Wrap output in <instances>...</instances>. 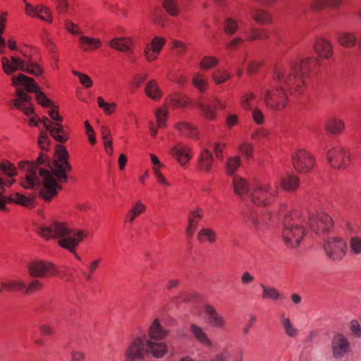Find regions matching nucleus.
<instances>
[{"label": "nucleus", "instance_id": "nucleus-1", "mask_svg": "<svg viewBox=\"0 0 361 361\" xmlns=\"http://www.w3.org/2000/svg\"><path fill=\"white\" fill-rule=\"evenodd\" d=\"M57 158L49 161L47 156L41 153L35 161H21L19 167L25 170L21 185L27 189H37L39 196L50 201L62 187L59 183H66L67 173L72 170L68 162V152L61 145L56 146Z\"/></svg>", "mask_w": 361, "mask_h": 361}, {"label": "nucleus", "instance_id": "nucleus-2", "mask_svg": "<svg viewBox=\"0 0 361 361\" xmlns=\"http://www.w3.org/2000/svg\"><path fill=\"white\" fill-rule=\"evenodd\" d=\"M319 64L316 57H309L300 61H291L287 66H277L273 73L272 83L264 85L260 97L267 107L281 111L288 103V92L295 97L305 90V78L314 72Z\"/></svg>", "mask_w": 361, "mask_h": 361}, {"label": "nucleus", "instance_id": "nucleus-3", "mask_svg": "<svg viewBox=\"0 0 361 361\" xmlns=\"http://www.w3.org/2000/svg\"><path fill=\"white\" fill-rule=\"evenodd\" d=\"M38 233L47 240L60 238L59 245L71 252H75V247L85 236L82 231L71 229L64 223L57 221L49 225L40 226Z\"/></svg>", "mask_w": 361, "mask_h": 361}, {"label": "nucleus", "instance_id": "nucleus-4", "mask_svg": "<svg viewBox=\"0 0 361 361\" xmlns=\"http://www.w3.org/2000/svg\"><path fill=\"white\" fill-rule=\"evenodd\" d=\"M282 224V238L284 243L290 248L298 247L306 233V219L296 215L286 214Z\"/></svg>", "mask_w": 361, "mask_h": 361}, {"label": "nucleus", "instance_id": "nucleus-5", "mask_svg": "<svg viewBox=\"0 0 361 361\" xmlns=\"http://www.w3.org/2000/svg\"><path fill=\"white\" fill-rule=\"evenodd\" d=\"M277 191L276 183L259 184L252 190L250 199L257 206H267L274 201Z\"/></svg>", "mask_w": 361, "mask_h": 361}, {"label": "nucleus", "instance_id": "nucleus-6", "mask_svg": "<svg viewBox=\"0 0 361 361\" xmlns=\"http://www.w3.org/2000/svg\"><path fill=\"white\" fill-rule=\"evenodd\" d=\"M11 80L13 86L18 87L22 85L25 87L27 92L36 93V99L42 106L49 107L52 105L51 100L44 92L39 91V87L33 78L20 73L17 76H13Z\"/></svg>", "mask_w": 361, "mask_h": 361}, {"label": "nucleus", "instance_id": "nucleus-7", "mask_svg": "<svg viewBox=\"0 0 361 361\" xmlns=\"http://www.w3.org/2000/svg\"><path fill=\"white\" fill-rule=\"evenodd\" d=\"M324 250L327 257L333 262L341 261L347 252L345 241L337 237L328 238L324 244Z\"/></svg>", "mask_w": 361, "mask_h": 361}, {"label": "nucleus", "instance_id": "nucleus-8", "mask_svg": "<svg viewBox=\"0 0 361 361\" xmlns=\"http://www.w3.org/2000/svg\"><path fill=\"white\" fill-rule=\"evenodd\" d=\"M28 274L35 279H46L59 272L56 267L51 262L44 260H36L30 262L27 266Z\"/></svg>", "mask_w": 361, "mask_h": 361}, {"label": "nucleus", "instance_id": "nucleus-9", "mask_svg": "<svg viewBox=\"0 0 361 361\" xmlns=\"http://www.w3.org/2000/svg\"><path fill=\"white\" fill-rule=\"evenodd\" d=\"M292 159L295 169L300 173H307L314 167V157L306 150H298L293 154Z\"/></svg>", "mask_w": 361, "mask_h": 361}, {"label": "nucleus", "instance_id": "nucleus-10", "mask_svg": "<svg viewBox=\"0 0 361 361\" xmlns=\"http://www.w3.org/2000/svg\"><path fill=\"white\" fill-rule=\"evenodd\" d=\"M326 157L330 166L337 169H345L350 161L347 152L341 147H334L329 149Z\"/></svg>", "mask_w": 361, "mask_h": 361}, {"label": "nucleus", "instance_id": "nucleus-11", "mask_svg": "<svg viewBox=\"0 0 361 361\" xmlns=\"http://www.w3.org/2000/svg\"><path fill=\"white\" fill-rule=\"evenodd\" d=\"M305 219L311 230L317 233L329 231L333 224L331 217L325 213L312 214Z\"/></svg>", "mask_w": 361, "mask_h": 361}, {"label": "nucleus", "instance_id": "nucleus-12", "mask_svg": "<svg viewBox=\"0 0 361 361\" xmlns=\"http://www.w3.org/2000/svg\"><path fill=\"white\" fill-rule=\"evenodd\" d=\"M332 355L336 359H341L350 350V343L348 339L342 334H335L331 343Z\"/></svg>", "mask_w": 361, "mask_h": 361}, {"label": "nucleus", "instance_id": "nucleus-13", "mask_svg": "<svg viewBox=\"0 0 361 361\" xmlns=\"http://www.w3.org/2000/svg\"><path fill=\"white\" fill-rule=\"evenodd\" d=\"M146 352L144 341L140 338H136L126 350L125 361H138L144 357Z\"/></svg>", "mask_w": 361, "mask_h": 361}, {"label": "nucleus", "instance_id": "nucleus-14", "mask_svg": "<svg viewBox=\"0 0 361 361\" xmlns=\"http://www.w3.org/2000/svg\"><path fill=\"white\" fill-rule=\"evenodd\" d=\"M197 107L202 111L205 118L213 120L216 117V109L218 106L221 109H226V103L222 102L217 98L212 99H208L204 102H200L197 104Z\"/></svg>", "mask_w": 361, "mask_h": 361}, {"label": "nucleus", "instance_id": "nucleus-15", "mask_svg": "<svg viewBox=\"0 0 361 361\" xmlns=\"http://www.w3.org/2000/svg\"><path fill=\"white\" fill-rule=\"evenodd\" d=\"M26 60H22L18 57L12 56L10 59L7 57L1 58V66L4 73L7 75H11L17 71L24 72Z\"/></svg>", "mask_w": 361, "mask_h": 361}, {"label": "nucleus", "instance_id": "nucleus-16", "mask_svg": "<svg viewBox=\"0 0 361 361\" xmlns=\"http://www.w3.org/2000/svg\"><path fill=\"white\" fill-rule=\"evenodd\" d=\"M25 10L26 14L29 16L37 17L47 23H51L52 21L51 11L49 8L43 5H37L36 6H33L30 4L26 3Z\"/></svg>", "mask_w": 361, "mask_h": 361}, {"label": "nucleus", "instance_id": "nucleus-17", "mask_svg": "<svg viewBox=\"0 0 361 361\" xmlns=\"http://www.w3.org/2000/svg\"><path fill=\"white\" fill-rule=\"evenodd\" d=\"M204 312L207 316V322L210 326L219 329H222L226 327V322L225 318L219 314L213 306L205 305Z\"/></svg>", "mask_w": 361, "mask_h": 361}, {"label": "nucleus", "instance_id": "nucleus-18", "mask_svg": "<svg viewBox=\"0 0 361 361\" xmlns=\"http://www.w3.org/2000/svg\"><path fill=\"white\" fill-rule=\"evenodd\" d=\"M42 122L44 128L49 131L50 135L56 141L59 142H64L67 140L68 137L64 133L63 126L61 124L50 122L47 117H43Z\"/></svg>", "mask_w": 361, "mask_h": 361}, {"label": "nucleus", "instance_id": "nucleus-19", "mask_svg": "<svg viewBox=\"0 0 361 361\" xmlns=\"http://www.w3.org/2000/svg\"><path fill=\"white\" fill-rule=\"evenodd\" d=\"M171 154L180 165H185L191 159L190 149L182 143L176 144L171 149Z\"/></svg>", "mask_w": 361, "mask_h": 361}, {"label": "nucleus", "instance_id": "nucleus-20", "mask_svg": "<svg viewBox=\"0 0 361 361\" xmlns=\"http://www.w3.org/2000/svg\"><path fill=\"white\" fill-rule=\"evenodd\" d=\"M314 49L317 54L323 59H329L333 54V47L331 42L323 38H319L315 41Z\"/></svg>", "mask_w": 361, "mask_h": 361}, {"label": "nucleus", "instance_id": "nucleus-21", "mask_svg": "<svg viewBox=\"0 0 361 361\" xmlns=\"http://www.w3.org/2000/svg\"><path fill=\"white\" fill-rule=\"evenodd\" d=\"M165 43V39L162 37H157L153 39L151 44L147 46L145 49V56L148 61H154L157 58V56L162 49Z\"/></svg>", "mask_w": 361, "mask_h": 361}, {"label": "nucleus", "instance_id": "nucleus-22", "mask_svg": "<svg viewBox=\"0 0 361 361\" xmlns=\"http://www.w3.org/2000/svg\"><path fill=\"white\" fill-rule=\"evenodd\" d=\"M233 187L234 192L240 197L242 199L245 196H247L250 198V194L252 190H250V186L247 181L243 177L234 176L233 178Z\"/></svg>", "mask_w": 361, "mask_h": 361}, {"label": "nucleus", "instance_id": "nucleus-23", "mask_svg": "<svg viewBox=\"0 0 361 361\" xmlns=\"http://www.w3.org/2000/svg\"><path fill=\"white\" fill-rule=\"evenodd\" d=\"M146 347L147 351L156 358L164 357L168 350L166 343L159 341L147 340Z\"/></svg>", "mask_w": 361, "mask_h": 361}, {"label": "nucleus", "instance_id": "nucleus-24", "mask_svg": "<svg viewBox=\"0 0 361 361\" xmlns=\"http://www.w3.org/2000/svg\"><path fill=\"white\" fill-rule=\"evenodd\" d=\"M242 165V160L239 155L230 156L226 158L224 163V169L227 175L237 176L235 173Z\"/></svg>", "mask_w": 361, "mask_h": 361}, {"label": "nucleus", "instance_id": "nucleus-25", "mask_svg": "<svg viewBox=\"0 0 361 361\" xmlns=\"http://www.w3.org/2000/svg\"><path fill=\"white\" fill-rule=\"evenodd\" d=\"M190 329L192 336L200 344L209 348L212 346V341L202 327L192 324L190 325Z\"/></svg>", "mask_w": 361, "mask_h": 361}, {"label": "nucleus", "instance_id": "nucleus-26", "mask_svg": "<svg viewBox=\"0 0 361 361\" xmlns=\"http://www.w3.org/2000/svg\"><path fill=\"white\" fill-rule=\"evenodd\" d=\"M247 41L263 40L269 37L270 33L267 30L250 27L243 30Z\"/></svg>", "mask_w": 361, "mask_h": 361}, {"label": "nucleus", "instance_id": "nucleus-27", "mask_svg": "<svg viewBox=\"0 0 361 361\" xmlns=\"http://www.w3.org/2000/svg\"><path fill=\"white\" fill-rule=\"evenodd\" d=\"M167 334L168 331L161 326L159 319H154L149 330V340L161 341L166 338Z\"/></svg>", "mask_w": 361, "mask_h": 361}, {"label": "nucleus", "instance_id": "nucleus-28", "mask_svg": "<svg viewBox=\"0 0 361 361\" xmlns=\"http://www.w3.org/2000/svg\"><path fill=\"white\" fill-rule=\"evenodd\" d=\"M269 218L268 214L263 218H259L258 216L252 214L248 216L247 223L259 234L261 231H263L267 226Z\"/></svg>", "mask_w": 361, "mask_h": 361}, {"label": "nucleus", "instance_id": "nucleus-29", "mask_svg": "<svg viewBox=\"0 0 361 361\" xmlns=\"http://www.w3.org/2000/svg\"><path fill=\"white\" fill-rule=\"evenodd\" d=\"M324 128L328 133L337 135L343 132L345 128V123L343 120L334 117L326 121Z\"/></svg>", "mask_w": 361, "mask_h": 361}, {"label": "nucleus", "instance_id": "nucleus-30", "mask_svg": "<svg viewBox=\"0 0 361 361\" xmlns=\"http://www.w3.org/2000/svg\"><path fill=\"white\" fill-rule=\"evenodd\" d=\"M202 211L201 209H197L192 211L188 216V226L186 229L187 235L192 236L196 229L199 221L202 217Z\"/></svg>", "mask_w": 361, "mask_h": 361}, {"label": "nucleus", "instance_id": "nucleus-31", "mask_svg": "<svg viewBox=\"0 0 361 361\" xmlns=\"http://www.w3.org/2000/svg\"><path fill=\"white\" fill-rule=\"evenodd\" d=\"M280 185L283 189L289 192H293L299 186V178L293 174H288L280 179Z\"/></svg>", "mask_w": 361, "mask_h": 361}, {"label": "nucleus", "instance_id": "nucleus-32", "mask_svg": "<svg viewBox=\"0 0 361 361\" xmlns=\"http://www.w3.org/2000/svg\"><path fill=\"white\" fill-rule=\"evenodd\" d=\"M176 128L183 136L195 138L197 135V130L190 123L186 121H181L176 125Z\"/></svg>", "mask_w": 361, "mask_h": 361}, {"label": "nucleus", "instance_id": "nucleus-33", "mask_svg": "<svg viewBox=\"0 0 361 361\" xmlns=\"http://www.w3.org/2000/svg\"><path fill=\"white\" fill-rule=\"evenodd\" d=\"M80 47L84 51H93L98 49L102 42L97 38L90 37L87 36H80Z\"/></svg>", "mask_w": 361, "mask_h": 361}, {"label": "nucleus", "instance_id": "nucleus-34", "mask_svg": "<svg viewBox=\"0 0 361 361\" xmlns=\"http://www.w3.org/2000/svg\"><path fill=\"white\" fill-rule=\"evenodd\" d=\"M145 211L146 206L141 201H137L126 214L125 219L126 221L132 224L137 216Z\"/></svg>", "mask_w": 361, "mask_h": 361}, {"label": "nucleus", "instance_id": "nucleus-35", "mask_svg": "<svg viewBox=\"0 0 361 361\" xmlns=\"http://www.w3.org/2000/svg\"><path fill=\"white\" fill-rule=\"evenodd\" d=\"M343 0H313L311 2L312 9L319 11L324 8H336L341 6Z\"/></svg>", "mask_w": 361, "mask_h": 361}, {"label": "nucleus", "instance_id": "nucleus-36", "mask_svg": "<svg viewBox=\"0 0 361 361\" xmlns=\"http://www.w3.org/2000/svg\"><path fill=\"white\" fill-rule=\"evenodd\" d=\"M199 161L200 169L204 171L209 172L214 162L213 154L207 149H204L200 153Z\"/></svg>", "mask_w": 361, "mask_h": 361}, {"label": "nucleus", "instance_id": "nucleus-37", "mask_svg": "<svg viewBox=\"0 0 361 361\" xmlns=\"http://www.w3.org/2000/svg\"><path fill=\"white\" fill-rule=\"evenodd\" d=\"M2 290L4 288L8 291H20L24 293L25 281L21 279H11L1 283Z\"/></svg>", "mask_w": 361, "mask_h": 361}, {"label": "nucleus", "instance_id": "nucleus-38", "mask_svg": "<svg viewBox=\"0 0 361 361\" xmlns=\"http://www.w3.org/2000/svg\"><path fill=\"white\" fill-rule=\"evenodd\" d=\"M260 287L262 290V298L263 299L277 300L282 298V295L276 288L267 286L262 283Z\"/></svg>", "mask_w": 361, "mask_h": 361}, {"label": "nucleus", "instance_id": "nucleus-39", "mask_svg": "<svg viewBox=\"0 0 361 361\" xmlns=\"http://www.w3.org/2000/svg\"><path fill=\"white\" fill-rule=\"evenodd\" d=\"M109 45L118 51H127L130 49L132 42L127 38H114L111 40Z\"/></svg>", "mask_w": 361, "mask_h": 361}, {"label": "nucleus", "instance_id": "nucleus-40", "mask_svg": "<svg viewBox=\"0 0 361 361\" xmlns=\"http://www.w3.org/2000/svg\"><path fill=\"white\" fill-rule=\"evenodd\" d=\"M338 42L341 45L346 47H353L358 42L357 37L350 32L341 33L338 37Z\"/></svg>", "mask_w": 361, "mask_h": 361}, {"label": "nucleus", "instance_id": "nucleus-41", "mask_svg": "<svg viewBox=\"0 0 361 361\" xmlns=\"http://www.w3.org/2000/svg\"><path fill=\"white\" fill-rule=\"evenodd\" d=\"M238 21L233 17H226L224 22V32L226 35H234L238 30Z\"/></svg>", "mask_w": 361, "mask_h": 361}, {"label": "nucleus", "instance_id": "nucleus-42", "mask_svg": "<svg viewBox=\"0 0 361 361\" xmlns=\"http://www.w3.org/2000/svg\"><path fill=\"white\" fill-rule=\"evenodd\" d=\"M252 18L259 24H265L271 21L270 15L266 11L252 8L250 11Z\"/></svg>", "mask_w": 361, "mask_h": 361}, {"label": "nucleus", "instance_id": "nucleus-43", "mask_svg": "<svg viewBox=\"0 0 361 361\" xmlns=\"http://www.w3.org/2000/svg\"><path fill=\"white\" fill-rule=\"evenodd\" d=\"M145 92L152 99H158L161 97V92L154 80H150L147 82Z\"/></svg>", "mask_w": 361, "mask_h": 361}, {"label": "nucleus", "instance_id": "nucleus-44", "mask_svg": "<svg viewBox=\"0 0 361 361\" xmlns=\"http://www.w3.org/2000/svg\"><path fill=\"white\" fill-rule=\"evenodd\" d=\"M281 322L288 336L295 338L298 335V330L291 324L288 318L285 317L284 314L281 316Z\"/></svg>", "mask_w": 361, "mask_h": 361}, {"label": "nucleus", "instance_id": "nucleus-45", "mask_svg": "<svg viewBox=\"0 0 361 361\" xmlns=\"http://www.w3.org/2000/svg\"><path fill=\"white\" fill-rule=\"evenodd\" d=\"M197 239L200 242L207 240L212 244L216 240V233L211 228H202L197 233Z\"/></svg>", "mask_w": 361, "mask_h": 361}, {"label": "nucleus", "instance_id": "nucleus-46", "mask_svg": "<svg viewBox=\"0 0 361 361\" xmlns=\"http://www.w3.org/2000/svg\"><path fill=\"white\" fill-rule=\"evenodd\" d=\"M190 104V100L186 96L176 95L170 98V105L173 109L185 107Z\"/></svg>", "mask_w": 361, "mask_h": 361}, {"label": "nucleus", "instance_id": "nucleus-47", "mask_svg": "<svg viewBox=\"0 0 361 361\" xmlns=\"http://www.w3.org/2000/svg\"><path fill=\"white\" fill-rule=\"evenodd\" d=\"M44 288V284L39 280L34 278L30 282L27 284L25 283V288H24L25 294H30L35 292L40 291Z\"/></svg>", "mask_w": 361, "mask_h": 361}, {"label": "nucleus", "instance_id": "nucleus-48", "mask_svg": "<svg viewBox=\"0 0 361 361\" xmlns=\"http://www.w3.org/2000/svg\"><path fill=\"white\" fill-rule=\"evenodd\" d=\"M162 6L170 16H177L179 14V7L175 0H164Z\"/></svg>", "mask_w": 361, "mask_h": 361}, {"label": "nucleus", "instance_id": "nucleus-49", "mask_svg": "<svg viewBox=\"0 0 361 361\" xmlns=\"http://www.w3.org/2000/svg\"><path fill=\"white\" fill-rule=\"evenodd\" d=\"M349 249L353 255H361V238L359 236L351 237L349 240Z\"/></svg>", "mask_w": 361, "mask_h": 361}, {"label": "nucleus", "instance_id": "nucleus-50", "mask_svg": "<svg viewBox=\"0 0 361 361\" xmlns=\"http://www.w3.org/2000/svg\"><path fill=\"white\" fill-rule=\"evenodd\" d=\"M231 78V74L225 70L219 69L212 73V79L216 84H222Z\"/></svg>", "mask_w": 361, "mask_h": 361}, {"label": "nucleus", "instance_id": "nucleus-51", "mask_svg": "<svg viewBox=\"0 0 361 361\" xmlns=\"http://www.w3.org/2000/svg\"><path fill=\"white\" fill-rule=\"evenodd\" d=\"M24 72L35 76H39L43 73V70L36 63L30 61H26Z\"/></svg>", "mask_w": 361, "mask_h": 361}, {"label": "nucleus", "instance_id": "nucleus-52", "mask_svg": "<svg viewBox=\"0 0 361 361\" xmlns=\"http://www.w3.org/2000/svg\"><path fill=\"white\" fill-rule=\"evenodd\" d=\"M13 200L18 204L28 207H34V202L32 198L27 197L23 195L16 193Z\"/></svg>", "mask_w": 361, "mask_h": 361}, {"label": "nucleus", "instance_id": "nucleus-53", "mask_svg": "<svg viewBox=\"0 0 361 361\" xmlns=\"http://www.w3.org/2000/svg\"><path fill=\"white\" fill-rule=\"evenodd\" d=\"M192 84L200 92H204L207 88V80L200 73H196L193 76Z\"/></svg>", "mask_w": 361, "mask_h": 361}, {"label": "nucleus", "instance_id": "nucleus-54", "mask_svg": "<svg viewBox=\"0 0 361 361\" xmlns=\"http://www.w3.org/2000/svg\"><path fill=\"white\" fill-rule=\"evenodd\" d=\"M255 99V95L252 92H249L243 94L241 97V105L246 110H252V102Z\"/></svg>", "mask_w": 361, "mask_h": 361}, {"label": "nucleus", "instance_id": "nucleus-55", "mask_svg": "<svg viewBox=\"0 0 361 361\" xmlns=\"http://www.w3.org/2000/svg\"><path fill=\"white\" fill-rule=\"evenodd\" d=\"M238 149L247 159L252 157L253 145L252 144L243 142L238 145Z\"/></svg>", "mask_w": 361, "mask_h": 361}, {"label": "nucleus", "instance_id": "nucleus-56", "mask_svg": "<svg viewBox=\"0 0 361 361\" xmlns=\"http://www.w3.org/2000/svg\"><path fill=\"white\" fill-rule=\"evenodd\" d=\"M155 116L158 127H164L165 126V123L168 117L167 110L159 108L155 111Z\"/></svg>", "mask_w": 361, "mask_h": 361}, {"label": "nucleus", "instance_id": "nucleus-57", "mask_svg": "<svg viewBox=\"0 0 361 361\" xmlns=\"http://www.w3.org/2000/svg\"><path fill=\"white\" fill-rule=\"evenodd\" d=\"M219 63V60L212 56H204L202 61H200V67L202 69H209L215 66H216Z\"/></svg>", "mask_w": 361, "mask_h": 361}, {"label": "nucleus", "instance_id": "nucleus-58", "mask_svg": "<svg viewBox=\"0 0 361 361\" xmlns=\"http://www.w3.org/2000/svg\"><path fill=\"white\" fill-rule=\"evenodd\" d=\"M101 133L104 140V147L108 149V146L111 144L110 130L106 126H102Z\"/></svg>", "mask_w": 361, "mask_h": 361}, {"label": "nucleus", "instance_id": "nucleus-59", "mask_svg": "<svg viewBox=\"0 0 361 361\" xmlns=\"http://www.w3.org/2000/svg\"><path fill=\"white\" fill-rule=\"evenodd\" d=\"M230 353L227 348L223 349L219 353L214 356L211 361H228L230 357Z\"/></svg>", "mask_w": 361, "mask_h": 361}, {"label": "nucleus", "instance_id": "nucleus-60", "mask_svg": "<svg viewBox=\"0 0 361 361\" xmlns=\"http://www.w3.org/2000/svg\"><path fill=\"white\" fill-rule=\"evenodd\" d=\"M225 147L226 145L224 143L215 142L214 144V152L216 157L220 161L224 160L223 152Z\"/></svg>", "mask_w": 361, "mask_h": 361}, {"label": "nucleus", "instance_id": "nucleus-61", "mask_svg": "<svg viewBox=\"0 0 361 361\" xmlns=\"http://www.w3.org/2000/svg\"><path fill=\"white\" fill-rule=\"evenodd\" d=\"M252 116L253 118V121L257 124H262L264 122V116L262 111L257 109V108H253L252 110Z\"/></svg>", "mask_w": 361, "mask_h": 361}, {"label": "nucleus", "instance_id": "nucleus-62", "mask_svg": "<svg viewBox=\"0 0 361 361\" xmlns=\"http://www.w3.org/2000/svg\"><path fill=\"white\" fill-rule=\"evenodd\" d=\"M38 143L41 149H47L50 144V139L46 133H41L38 139Z\"/></svg>", "mask_w": 361, "mask_h": 361}, {"label": "nucleus", "instance_id": "nucleus-63", "mask_svg": "<svg viewBox=\"0 0 361 361\" xmlns=\"http://www.w3.org/2000/svg\"><path fill=\"white\" fill-rule=\"evenodd\" d=\"M65 27L73 35H80L81 31L78 25L73 23L70 20L65 21Z\"/></svg>", "mask_w": 361, "mask_h": 361}, {"label": "nucleus", "instance_id": "nucleus-64", "mask_svg": "<svg viewBox=\"0 0 361 361\" xmlns=\"http://www.w3.org/2000/svg\"><path fill=\"white\" fill-rule=\"evenodd\" d=\"M350 329L354 336L357 338H360L361 336V326L357 321H352L350 322Z\"/></svg>", "mask_w": 361, "mask_h": 361}]
</instances>
